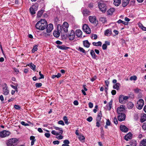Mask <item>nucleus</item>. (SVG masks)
<instances>
[{
	"instance_id": "nucleus-1",
	"label": "nucleus",
	"mask_w": 146,
	"mask_h": 146,
	"mask_svg": "<svg viewBox=\"0 0 146 146\" xmlns=\"http://www.w3.org/2000/svg\"><path fill=\"white\" fill-rule=\"evenodd\" d=\"M47 26L46 21L44 19H41L37 23L35 27L37 29L43 30L46 28Z\"/></svg>"
},
{
	"instance_id": "nucleus-2",
	"label": "nucleus",
	"mask_w": 146,
	"mask_h": 146,
	"mask_svg": "<svg viewBox=\"0 0 146 146\" xmlns=\"http://www.w3.org/2000/svg\"><path fill=\"white\" fill-rule=\"evenodd\" d=\"M68 24L66 22H64L62 26H58L57 29L61 33L62 36V34L67 33L68 32Z\"/></svg>"
},
{
	"instance_id": "nucleus-3",
	"label": "nucleus",
	"mask_w": 146,
	"mask_h": 146,
	"mask_svg": "<svg viewBox=\"0 0 146 146\" xmlns=\"http://www.w3.org/2000/svg\"><path fill=\"white\" fill-rule=\"evenodd\" d=\"M106 3V2L102 0L100 1L98 3L99 8L103 13H105L107 10Z\"/></svg>"
},
{
	"instance_id": "nucleus-4",
	"label": "nucleus",
	"mask_w": 146,
	"mask_h": 146,
	"mask_svg": "<svg viewBox=\"0 0 146 146\" xmlns=\"http://www.w3.org/2000/svg\"><path fill=\"white\" fill-rule=\"evenodd\" d=\"M18 140L16 138L10 139L6 143L7 146H15L17 143Z\"/></svg>"
},
{
	"instance_id": "nucleus-5",
	"label": "nucleus",
	"mask_w": 146,
	"mask_h": 146,
	"mask_svg": "<svg viewBox=\"0 0 146 146\" xmlns=\"http://www.w3.org/2000/svg\"><path fill=\"white\" fill-rule=\"evenodd\" d=\"M38 7V5L37 3L35 4L30 7L29 10L31 15H33L35 14V11L37 10Z\"/></svg>"
},
{
	"instance_id": "nucleus-6",
	"label": "nucleus",
	"mask_w": 146,
	"mask_h": 146,
	"mask_svg": "<svg viewBox=\"0 0 146 146\" xmlns=\"http://www.w3.org/2000/svg\"><path fill=\"white\" fill-rule=\"evenodd\" d=\"M144 101L142 99H139L137 102L136 107L139 110H141L144 105Z\"/></svg>"
},
{
	"instance_id": "nucleus-7",
	"label": "nucleus",
	"mask_w": 146,
	"mask_h": 146,
	"mask_svg": "<svg viewBox=\"0 0 146 146\" xmlns=\"http://www.w3.org/2000/svg\"><path fill=\"white\" fill-rule=\"evenodd\" d=\"M10 132L9 131L3 130L1 131H0V137L4 138L8 137L10 135Z\"/></svg>"
},
{
	"instance_id": "nucleus-8",
	"label": "nucleus",
	"mask_w": 146,
	"mask_h": 146,
	"mask_svg": "<svg viewBox=\"0 0 146 146\" xmlns=\"http://www.w3.org/2000/svg\"><path fill=\"white\" fill-rule=\"evenodd\" d=\"M129 97L127 96L121 95L119 96V102L121 104L124 103L125 101Z\"/></svg>"
},
{
	"instance_id": "nucleus-9",
	"label": "nucleus",
	"mask_w": 146,
	"mask_h": 146,
	"mask_svg": "<svg viewBox=\"0 0 146 146\" xmlns=\"http://www.w3.org/2000/svg\"><path fill=\"white\" fill-rule=\"evenodd\" d=\"M82 29L83 31L86 34H90L91 33V32L90 29L88 26L86 24L83 25Z\"/></svg>"
},
{
	"instance_id": "nucleus-10",
	"label": "nucleus",
	"mask_w": 146,
	"mask_h": 146,
	"mask_svg": "<svg viewBox=\"0 0 146 146\" xmlns=\"http://www.w3.org/2000/svg\"><path fill=\"white\" fill-rule=\"evenodd\" d=\"M125 110V106L123 105H121L117 108V112L118 114L124 113L123 112Z\"/></svg>"
},
{
	"instance_id": "nucleus-11",
	"label": "nucleus",
	"mask_w": 146,
	"mask_h": 146,
	"mask_svg": "<svg viewBox=\"0 0 146 146\" xmlns=\"http://www.w3.org/2000/svg\"><path fill=\"white\" fill-rule=\"evenodd\" d=\"M89 19L90 22L96 25L98 23V21L96 19V17L95 16H90L89 17Z\"/></svg>"
},
{
	"instance_id": "nucleus-12",
	"label": "nucleus",
	"mask_w": 146,
	"mask_h": 146,
	"mask_svg": "<svg viewBox=\"0 0 146 146\" xmlns=\"http://www.w3.org/2000/svg\"><path fill=\"white\" fill-rule=\"evenodd\" d=\"M118 119L119 121H121L125 120V115L124 113L118 114Z\"/></svg>"
},
{
	"instance_id": "nucleus-13",
	"label": "nucleus",
	"mask_w": 146,
	"mask_h": 146,
	"mask_svg": "<svg viewBox=\"0 0 146 146\" xmlns=\"http://www.w3.org/2000/svg\"><path fill=\"white\" fill-rule=\"evenodd\" d=\"M75 33L74 31L72 30L69 34L68 37L70 40H72L74 39L75 37Z\"/></svg>"
},
{
	"instance_id": "nucleus-14",
	"label": "nucleus",
	"mask_w": 146,
	"mask_h": 146,
	"mask_svg": "<svg viewBox=\"0 0 146 146\" xmlns=\"http://www.w3.org/2000/svg\"><path fill=\"white\" fill-rule=\"evenodd\" d=\"M46 32L47 33H50L53 29V26L52 24L50 23L48 25H47L46 26Z\"/></svg>"
},
{
	"instance_id": "nucleus-15",
	"label": "nucleus",
	"mask_w": 146,
	"mask_h": 146,
	"mask_svg": "<svg viewBox=\"0 0 146 146\" xmlns=\"http://www.w3.org/2000/svg\"><path fill=\"white\" fill-rule=\"evenodd\" d=\"M3 94L5 95H8L9 93V91L6 84H5L4 87L3 88Z\"/></svg>"
},
{
	"instance_id": "nucleus-16",
	"label": "nucleus",
	"mask_w": 146,
	"mask_h": 146,
	"mask_svg": "<svg viewBox=\"0 0 146 146\" xmlns=\"http://www.w3.org/2000/svg\"><path fill=\"white\" fill-rule=\"evenodd\" d=\"M120 129L121 131L126 133L128 131V128L124 125H121L120 126Z\"/></svg>"
},
{
	"instance_id": "nucleus-17",
	"label": "nucleus",
	"mask_w": 146,
	"mask_h": 146,
	"mask_svg": "<svg viewBox=\"0 0 146 146\" xmlns=\"http://www.w3.org/2000/svg\"><path fill=\"white\" fill-rule=\"evenodd\" d=\"M132 135L131 133L129 132L125 136L124 139L126 141H128L129 139H131Z\"/></svg>"
},
{
	"instance_id": "nucleus-18",
	"label": "nucleus",
	"mask_w": 146,
	"mask_h": 146,
	"mask_svg": "<svg viewBox=\"0 0 146 146\" xmlns=\"http://www.w3.org/2000/svg\"><path fill=\"white\" fill-rule=\"evenodd\" d=\"M60 32L57 29V30L55 31L53 33V35L56 37L57 38L59 37L60 35Z\"/></svg>"
},
{
	"instance_id": "nucleus-19",
	"label": "nucleus",
	"mask_w": 146,
	"mask_h": 146,
	"mask_svg": "<svg viewBox=\"0 0 146 146\" xmlns=\"http://www.w3.org/2000/svg\"><path fill=\"white\" fill-rule=\"evenodd\" d=\"M57 47L58 48L62 50H67L69 48V47H67L64 45L60 46L58 45L57 46Z\"/></svg>"
},
{
	"instance_id": "nucleus-20",
	"label": "nucleus",
	"mask_w": 146,
	"mask_h": 146,
	"mask_svg": "<svg viewBox=\"0 0 146 146\" xmlns=\"http://www.w3.org/2000/svg\"><path fill=\"white\" fill-rule=\"evenodd\" d=\"M75 33L78 37H80L82 35V32L81 30L77 29L75 31Z\"/></svg>"
},
{
	"instance_id": "nucleus-21",
	"label": "nucleus",
	"mask_w": 146,
	"mask_h": 146,
	"mask_svg": "<svg viewBox=\"0 0 146 146\" xmlns=\"http://www.w3.org/2000/svg\"><path fill=\"white\" fill-rule=\"evenodd\" d=\"M130 0H122V6L123 7H125L129 3Z\"/></svg>"
},
{
	"instance_id": "nucleus-22",
	"label": "nucleus",
	"mask_w": 146,
	"mask_h": 146,
	"mask_svg": "<svg viewBox=\"0 0 146 146\" xmlns=\"http://www.w3.org/2000/svg\"><path fill=\"white\" fill-rule=\"evenodd\" d=\"M102 116V113L101 111H100V112L98 113L97 115L96 118V121H100L101 119V117Z\"/></svg>"
},
{
	"instance_id": "nucleus-23",
	"label": "nucleus",
	"mask_w": 146,
	"mask_h": 146,
	"mask_svg": "<svg viewBox=\"0 0 146 146\" xmlns=\"http://www.w3.org/2000/svg\"><path fill=\"white\" fill-rule=\"evenodd\" d=\"M138 26L139 28L141 29L143 31H146V27H144L141 23H139Z\"/></svg>"
},
{
	"instance_id": "nucleus-24",
	"label": "nucleus",
	"mask_w": 146,
	"mask_h": 146,
	"mask_svg": "<svg viewBox=\"0 0 146 146\" xmlns=\"http://www.w3.org/2000/svg\"><path fill=\"white\" fill-rule=\"evenodd\" d=\"M120 86V84L119 83H116L114 84L113 86V89H115L117 90L119 89V87Z\"/></svg>"
},
{
	"instance_id": "nucleus-25",
	"label": "nucleus",
	"mask_w": 146,
	"mask_h": 146,
	"mask_svg": "<svg viewBox=\"0 0 146 146\" xmlns=\"http://www.w3.org/2000/svg\"><path fill=\"white\" fill-rule=\"evenodd\" d=\"M84 46L88 48L90 46V44L88 40H86L83 41Z\"/></svg>"
},
{
	"instance_id": "nucleus-26",
	"label": "nucleus",
	"mask_w": 146,
	"mask_h": 146,
	"mask_svg": "<svg viewBox=\"0 0 146 146\" xmlns=\"http://www.w3.org/2000/svg\"><path fill=\"white\" fill-rule=\"evenodd\" d=\"M133 106L134 104L131 102H129L127 104V106L128 109H131L133 108Z\"/></svg>"
},
{
	"instance_id": "nucleus-27",
	"label": "nucleus",
	"mask_w": 146,
	"mask_h": 146,
	"mask_svg": "<svg viewBox=\"0 0 146 146\" xmlns=\"http://www.w3.org/2000/svg\"><path fill=\"white\" fill-rule=\"evenodd\" d=\"M140 146H146V139L142 140L140 143Z\"/></svg>"
},
{
	"instance_id": "nucleus-28",
	"label": "nucleus",
	"mask_w": 146,
	"mask_h": 146,
	"mask_svg": "<svg viewBox=\"0 0 146 146\" xmlns=\"http://www.w3.org/2000/svg\"><path fill=\"white\" fill-rule=\"evenodd\" d=\"M113 4L116 6H118L121 2V0H113Z\"/></svg>"
},
{
	"instance_id": "nucleus-29",
	"label": "nucleus",
	"mask_w": 146,
	"mask_h": 146,
	"mask_svg": "<svg viewBox=\"0 0 146 146\" xmlns=\"http://www.w3.org/2000/svg\"><path fill=\"white\" fill-rule=\"evenodd\" d=\"M115 11V9L113 8H111L109 9L107 11L108 15H111Z\"/></svg>"
},
{
	"instance_id": "nucleus-30",
	"label": "nucleus",
	"mask_w": 146,
	"mask_h": 146,
	"mask_svg": "<svg viewBox=\"0 0 146 146\" xmlns=\"http://www.w3.org/2000/svg\"><path fill=\"white\" fill-rule=\"evenodd\" d=\"M28 66H29L33 70H35L36 66L33 64L32 63H29L28 64Z\"/></svg>"
},
{
	"instance_id": "nucleus-31",
	"label": "nucleus",
	"mask_w": 146,
	"mask_h": 146,
	"mask_svg": "<svg viewBox=\"0 0 146 146\" xmlns=\"http://www.w3.org/2000/svg\"><path fill=\"white\" fill-rule=\"evenodd\" d=\"M146 120V114H145L141 116L140 121L141 122H143Z\"/></svg>"
},
{
	"instance_id": "nucleus-32",
	"label": "nucleus",
	"mask_w": 146,
	"mask_h": 146,
	"mask_svg": "<svg viewBox=\"0 0 146 146\" xmlns=\"http://www.w3.org/2000/svg\"><path fill=\"white\" fill-rule=\"evenodd\" d=\"M90 54L93 58L94 59L97 58V56H96V55L93 50H91Z\"/></svg>"
},
{
	"instance_id": "nucleus-33",
	"label": "nucleus",
	"mask_w": 146,
	"mask_h": 146,
	"mask_svg": "<svg viewBox=\"0 0 146 146\" xmlns=\"http://www.w3.org/2000/svg\"><path fill=\"white\" fill-rule=\"evenodd\" d=\"M92 44L94 46H100L102 45V43L100 41H98V42H93Z\"/></svg>"
},
{
	"instance_id": "nucleus-34",
	"label": "nucleus",
	"mask_w": 146,
	"mask_h": 146,
	"mask_svg": "<svg viewBox=\"0 0 146 146\" xmlns=\"http://www.w3.org/2000/svg\"><path fill=\"white\" fill-rule=\"evenodd\" d=\"M38 45H36L34 46L32 50V52L34 53L35 51H36L38 50L37 47H38Z\"/></svg>"
},
{
	"instance_id": "nucleus-35",
	"label": "nucleus",
	"mask_w": 146,
	"mask_h": 146,
	"mask_svg": "<svg viewBox=\"0 0 146 146\" xmlns=\"http://www.w3.org/2000/svg\"><path fill=\"white\" fill-rule=\"evenodd\" d=\"M43 12L44 11L42 10L39 11L37 14V17H40Z\"/></svg>"
},
{
	"instance_id": "nucleus-36",
	"label": "nucleus",
	"mask_w": 146,
	"mask_h": 146,
	"mask_svg": "<svg viewBox=\"0 0 146 146\" xmlns=\"http://www.w3.org/2000/svg\"><path fill=\"white\" fill-rule=\"evenodd\" d=\"M54 129H56V130L59 131V133L62 134L63 133V131L62 130V128H60L58 127H54Z\"/></svg>"
},
{
	"instance_id": "nucleus-37",
	"label": "nucleus",
	"mask_w": 146,
	"mask_h": 146,
	"mask_svg": "<svg viewBox=\"0 0 146 146\" xmlns=\"http://www.w3.org/2000/svg\"><path fill=\"white\" fill-rule=\"evenodd\" d=\"M63 120L64 121L65 123L67 125H68L69 122H68L67 117L66 116H64L63 117Z\"/></svg>"
},
{
	"instance_id": "nucleus-38",
	"label": "nucleus",
	"mask_w": 146,
	"mask_h": 146,
	"mask_svg": "<svg viewBox=\"0 0 146 146\" xmlns=\"http://www.w3.org/2000/svg\"><path fill=\"white\" fill-rule=\"evenodd\" d=\"M100 20L103 23H105L106 21V18L103 17H101L100 18Z\"/></svg>"
},
{
	"instance_id": "nucleus-39",
	"label": "nucleus",
	"mask_w": 146,
	"mask_h": 146,
	"mask_svg": "<svg viewBox=\"0 0 146 146\" xmlns=\"http://www.w3.org/2000/svg\"><path fill=\"white\" fill-rule=\"evenodd\" d=\"M117 23H122L124 25H127L128 24V23L127 22H125L124 21H123L121 20V19L117 21Z\"/></svg>"
},
{
	"instance_id": "nucleus-40",
	"label": "nucleus",
	"mask_w": 146,
	"mask_h": 146,
	"mask_svg": "<svg viewBox=\"0 0 146 146\" xmlns=\"http://www.w3.org/2000/svg\"><path fill=\"white\" fill-rule=\"evenodd\" d=\"M130 79L131 80L135 81L137 79V77L135 76H133L130 77Z\"/></svg>"
},
{
	"instance_id": "nucleus-41",
	"label": "nucleus",
	"mask_w": 146,
	"mask_h": 146,
	"mask_svg": "<svg viewBox=\"0 0 146 146\" xmlns=\"http://www.w3.org/2000/svg\"><path fill=\"white\" fill-rule=\"evenodd\" d=\"M51 133L52 134L55 135H58L60 134L59 133L57 132L55 130H52L51 132Z\"/></svg>"
},
{
	"instance_id": "nucleus-42",
	"label": "nucleus",
	"mask_w": 146,
	"mask_h": 146,
	"mask_svg": "<svg viewBox=\"0 0 146 146\" xmlns=\"http://www.w3.org/2000/svg\"><path fill=\"white\" fill-rule=\"evenodd\" d=\"M82 13L84 15H86L88 14L89 12L88 10H85L83 11Z\"/></svg>"
},
{
	"instance_id": "nucleus-43",
	"label": "nucleus",
	"mask_w": 146,
	"mask_h": 146,
	"mask_svg": "<svg viewBox=\"0 0 146 146\" xmlns=\"http://www.w3.org/2000/svg\"><path fill=\"white\" fill-rule=\"evenodd\" d=\"M78 50L83 53H85V50L82 47H79Z\"/></svg>"
},
{
	"instance_id": "nucleus-44",
	"label": "nucleus",
	"mask_w": 146,
	"mask_h": 146,
	"mask_svg": "<svg viewBox=\"0 0 146 146\" xmlns=\"http://www.w3.org/2000/svg\"><path fill=\"white\" fill-rule=\"evenodd\" d=\"M91 38L92 39L96 40L97 38V36L96 35L94 34L91 35Z\"/></svg>"
},
{
	"instance_id": "nucleus-45",
	"label": "nucleus",
	"mask_w": 146,
	"mask_h": 146,
	"mask_svg": "<svg viewBox=\"0 0 146 146\" xmlns=\"http://www.w3.org/2000/svg\"><path fill=\"white\" fill-rule=\"evenodd\" d=\"M113 120L114 123L116 125L118 123V121L116 117H114Z\"/></svg>"
},
{
	"instance_id": "nucleus-46",
	"label": "nucleus",
	"mask_w": 146,
	"mask_h": 146,
	"mask_svg": "<svg viewBox=\"0 0 146 146\" xmlns=\"http://www.w3.org/2000/svg\"><path fill=\"white\" fill-rule=\"evenodd\" d=\"M35 86L36 87L39 88L42 86V84L41 83H36Z\"/></svg>"
},
{
	"instance_id": "nucleus-47",
	"label": "nucleus",
	"mask_w": 146,
	"mask_h": 146,
	"mask_svg": "<svg viewBox=\"0 0 146 146\" xmlns=\"http://www.w3.org/2000/svg\"><path fill=\"white\" fill-rule=\"evenodd\" d=\"M39 74L40 76V77L39 78V79L44 78V75L41 73V72H39Z\"/></svg>"
},
{
	"instance_id": "nucleus-48",
	"label": "nucleus",
	"mask_w": 146,
	"mask_h": 146,
	"mask_svg": "<svg viewBox=\"0 0 146 146\" xmlns=\"http://www.w3.org/2000/svg\"><path fill=\"white\" fill-rule=\"evenodd\" d=\"M110 30L109 29L106 30L105 32V35L108 36L110 34Z\"/></svg>"
},
{
	"instance_id": "nucleus-49",
	"label": "nucleus",
	"mask_w": 146,
	"mask_h": 146,
	"mask_svg": "<svg viewBox=\"0 0 146 146\" xmlns=\"http://www.w3.org/2000/svg\"><path fill=\"white\" fill-rule=\"evenodd\" d=\"M142 127L144 130H146V122L144 123L142 126Z\"/></svg>"
},
{
	"instance_id": "nucleus-50",
	"label": "nucleus",
	"mask_w": 146,
	"mask_h": 146,
	"mask_svg": "<svg viewBox=\"0 0 146 146\" xmlns=\"http://www.w3.org/2000/svg\"><path fill=\"white\" fill-rule=\"evenodd\" d=\"M79 138L80 140H84L85 139L84 137L82 135H80Z\"/></svg>"
},
{
	"instance_id": "nucleus-51",
	"label": "nucleus",
	"mask_w": 146,
	"mask_h": 146,
	"mask_svg": "<svg viewBox=\"0 0 146 146\" xmlns=\"http://www.w3.org/2000/svg\"><path fill=\"white\" fill-rule=\"evenodd\" d=\"M21 124L25 126H28L29 125V124L27 123H25L24 121H22L21 122Z\"/></svg>"
},
{
	"instance_id": "nucleus-52",
	"label": "nucleus",
	"mask_w": 146,
	"mask_h": 146,
	"mask_svg": "<svg viewBox=\"0 0 146 146\" xmlns=\"http://www.w3.org/2000/svg\"><path fill=\"white\" fill-rule=\"evenodd\" d=\"M92 119L93 118L91 116H90L88 118H87V120L88 121L90 122L92 121Z\"/></svg>"
},
{
	"instance_id": "nucleus-53",
	"label": "nucleus",
	"mask_w": 146,
	"mask_h": 146,
	"mask_svg": "<svg viewBox=\"0 0 146 146\" xmlns=\"http://www.w3.org/2000/svg\"><path fill=\"white\" fill-rule=\"evenodd\" d=\"M102 49L104 50H106L107 48V45L106 44H104L102 46Z\"/></svg>"
},
{
	"instance_id": "nucleus-54",
	"label": "nucleus",
	"mask_w": 146,
	"mask_h": 146,
	"mask_svg": "<svg viewBox=\"0 0 146 146\" xmlns=\"http://www.w3.org/2000/svg\"><path fill=\"white\" fill-rule=\"evenodd\" d=\"M58 123L59 124L61 125H64V123L62 120H60L58 121Z\"/></svg>"
},
{
	"instance_id": "nucleus-55",
	"label": "nucleus",
	"mask_w": 146,
	"mask_h": 146,
	"mask_svg": "<svg viewBox=\"0 0 146 146\" xmlns=\"http://www.w3.org/2000/svg\"><path fill=\"white\" fill-rule=\"evenodd\" d=\"M112 101L111 100L110 101L109 104V110H110L111 108L112 104Z\"/></svg>"
},
{
	"instance_id": "nucleus-56",
	"label": "nucleus",
	"mask_w": 146,
	"mask_h": 146,
	"mask_svg": "<svg viewBox=\"0 0 146 146\" xmlns=\"http://www.w3.org/2000/svg\"><path fill=\"white\" fill-rule=\"evenodd\" d=\"M14 108L16 110H19L21 108L19 106L17 105H14Z\"/></svg>"
},
{
	"instance_id": "nucleus-57",
	"label": "nucleus",
	"mask_w": 146,
	"mask_h": 146,
	"mask_svg": "<svg viewBox=\"0 0 146 146\" xmlns=\"http://www.w3.org/2000/svg\"><path fill=\"white\" fill-rule=\"evenodd\" d=\"M60 142L59 141L57 140L54 141L53 142V143L54 145L57 144L58 145L59 143Z\"/></svg>"
},
{
	"instance_id": "nucleus-58",
	"label": "nucleus",
	"mask_w": 146,
	"mask_h": 146,
	"mask_svg": "<svg viewBox=\"0 0 146 146\" xmlns=\"http://www.w3.org/2000/svg\"><path fill=\"white\" fill-rule=\"evenodd\" d=\"M88 105L89 108H92L93 106V103L91 102H90L89 103Z\"/></svg>"
},
{
	"instance_id": "nucleus-59",
	"label": "nucleus",
	"mask_w": 146,
	"mask_h": 146,
	"mask_svg": "<svg viewBox=\"0 0 146 146\" xmlns=\"http://www.w3.org/2000/svg\"><path fill=\"white\" fill-rule=\"evenodd\" d=\"M63 143L64 144H68L70 143L69 141L68 140H64L63 141Z\"/></svg>"
},
{
	"instance_id": "nucleus-60",
	"label": "nucleus",
	"mask_w": 146,
	"mask_h": 146,
	"mask_svg": "<svg viewBox=\"0 0 146 146\" xmlns=\"http://www.w3.org/2000/svg\"><path fill=\"white\" fill-rule=\"evenodd\" d=\"M106 125H108L109 126L110 125V122L109 119H108L107 120L106 123Z\"/></svg>"
},
{
	"instance_id": "nucleus-61",
	"label": "nucleus",
	"mask_w": 146,
	"mask_h": 146,
	"mask_svg": "<svg viewBox=\"0 0 146 146\" xmlns=\"http://www.w3.org/2000/svg\"><path fill=\"white\" fill-rule=\"evenodd\" d=\"M50 33H44V36L46 37H47V36L50 35Z\"/></svg>"
},
{
	"instance_id": "nucleus-62",
	"label": "nucleus",
	"mask_w": 146,
	"mask_h": 146,
	"mask_svg": "<svg viewBox=\"0 0 146 146\" xmlns=\"http://www.w3.org/2000/svg\"><path fill=\"white\" fill-rule=\"evenodd\" d=\"M35 137L34 136H31L30 137V139L32 141H35Z\"/></svg>"
},
{
	"instance_id": "nucleus-63",
	"label": "nucleus",
	"mask_w": 146,
	"mask_h": 146,
	"mask_svg": "<svg viewBox=\"0 0 146 146\" xmlns=\"http://www.w3.org/2000/svg\"><path fill=\"white\" fill-rule=\"evenodd\" d=\"M116 91L115 90H112L111 92L112 94L113 95H115L116 94Z\"/></svg>"
},
{
	"instance_id": "nucleus-64",
	"label": "nucleus",
	"mask_w": 146,
	"mask_h": 146,
	"mask_svg": "<svg viewBox=\"0 0 146 146\" xmlns=\"http://www.w3.org/2000/svg\"><path fill=\"white\" fill-rule=\"evenodd\" d=\"M44 135L47 138H49L50 136V133H45L44 134Z\"/></svg>"
}]
</instances>
